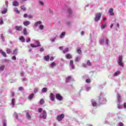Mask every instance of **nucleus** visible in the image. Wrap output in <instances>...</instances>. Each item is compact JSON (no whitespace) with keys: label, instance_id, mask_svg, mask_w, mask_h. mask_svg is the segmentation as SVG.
I'll use <instances>...</instances> for the list:
<instances>
[{"label":"nucleus","instance_id":"1","mask_svg":"<svg viewBox=\"0 0 126 126\" xmlns=\"http://www.w3.org/2000/svg\"><path fill=\"white\" fill-rule=\"evenodd\" d=\"M64 118V114H61V115H59L56 117V120L58 121V122H61V121H63V119Z\"/></svg>","mask_w":126,"mask_h":126},{"label":"nucleus","instance_id":"2","mask_svg":"<svg viewBox=\"0 0 126 126\" xmlns=\"http://www.w3.org/2000/svg\"><path fill=\"white\" fill-rule=\"evenodd\" d=\"M118 63L120 66H123V65H124V63H123V57L122 56H119V61Z\"/></svg>","mask_w":126,"mask_h":126},{"label":"nucleus","instance_id":"3","mask_svg":"<svg viewBox=\"0 0 126 126\" xmlns=\"http://www.w3.org/2000/svg\"><path fill=\"white\" fill-rule=\"evenodd\" d=\"M40 117L44 120L46 119L47 118V112L45 110H43L40 115Z\"/></svg>","mask_w":126,"mask_h":126},{"label":"nucleus","instance_id":"4","mask_svg":"<svg viewBox=\"0 0 126 126\" xmlns=\"http://www.w3.org/2000/svg\"><path fill=\"white\" fill-rule=\"evenodd\" d=\"M100 18H101V13H97L95 15V17L94 18V20L95 21H98Z\"/></svg>","mask_w":126,"mask_h":126},{"label":"nucleus","instance_id":"5","mask_svg":"<svg viewBox=\"0 0 126 126\" xmlns=\"http://www.w3.org/2000/svg\"><path fill=\"white\" fill-rule=\"evenodd\" d=\"M56 99H57V100H59V101L63 100V96L61 95V94H56Z\"/></svg>","mask_w":126,"mask_h":126},{"label":"nucleus","instance_id":"6","mask_svg":"<svg viewBox=\"0 0 126 126\" xmlns=\"http://www.w3.org/2000/svg\"><path fill=\"white\" fill-rule=\"evenodd\" d=\"M109 13H110V15L111 16H113V15H115V13H114V8H110L108 11Z\"/></svg>","mask_w":126,"mask_h":126},{"label":"nucleus","instance_id":"7","mask_svg":"<svg viewBox=\"0 0 126 126\" xmlns=\"http://www.w3.org/2000/svg\"><path fill=\"white\" fill-rule=\"evenodd\" d=\"M15 29L17 31H22L23 28L21 26H16L15 27Z\"/></svg>","mask_w":126,"mask_h":126},{"label":"nucleus","instance_id":"8","mask_svg":"<svg viewBox=\"0 0 126 126\" xmlns=\"http://www.w3.org/2000/svg\"><path fill=\"white\" fill-rule=\"evenodd\" d=\"M38 43V45H35L33 44H31V47L32 48H37V47H41V44H40L39 42H37Z\"/></svg>","mask_w":126,"mask_h":126},{"label":"nucleus","instance_id":"9","mask_svg":"<svg viewBox=\"0 0 126 126\" xmlns=\"http://www.w3.org/2000/svg\"><path fill=\"white\" fill-rule=\"evenodd\" d=\"M41 24H42V22L41 21L36 22L34 24V27H38V25H41Z\"/></svg>","mask_w":126,"mask_h":126},{"label":"nucleus","instance_id":"10","mask_svg":"<svg viewBox=\"0 0 126 126\" xmlns=\"http://www.w3.org/2000/svg\"><path fill=\"white\" fill-rule=\"evenodd\" d=\"M50 100H51L52 101L55 100V95H54V94L53 93L50 94Z\"/></svg>","mask_w":126,"mask_h":126},{"label":"nucleus","instance_id":"11","mask_svg":"<svg viewBox=\"0 0 126 126\" xmlns=\"http://www.w3.org/2000/svg\"><path fill=\"white\" fill-rule=\"evenodd\" d=\"M70 65L71 67V68L72 69H74L75 67H74V65H73V61L72 60L70 61Z\"/></svg>","mask_w":126,"mask_h":126},{"label":"nucleus","instance_id":"12","mask_svg":"<svg viewBox=\"0 0 126 126\" xmlns=\"http://www.w3.org/2000/svg\"><path fill=\"white\" fill-rule=\"evenodd\" d=\"M0 53L1 54V55L4 57V58H6V53L5 52H3L2 50H0Z\"/></svg>","mask_w":126,"mask_h":126},{"label":"nucleus","instance_id":"13","mask_svg":"<svg viewBox=\"0 0 126 126\" xmlns=\"http://www.w3.org/2000/svg\"><path fill=\"white\" fill-rule=\"evenodd\" d=\"M66 59L68 60H70V59H72V56H71L70 54H66L65 55Z\"/></svg>","mask_w":126,"mask_h":126},{"label":"nucleus","instance_id":"14","mask_svg":"<svg viewBox=\"0 0 126 126\" xmlns=\"http://www.w3.org/2000/svg\"><path fill=\"white\" fill-rule=\"evenodd\" d=\"M92 104L93 107H96V106H97V103L95 100H94V99H92Z\"/></svg>","mask_w":126,"mask_h":126},{"label":"nucleus","instance_id":"15","mask_svg":"<svg viewBox=\"0 0 126 126\" xmlns=\"http://www.w3.org/2000/svg\"><path fill=\"white\" fill-rule=\"evenodd\" d=\"M13 5L14 6H18L19 5V3L17 1H14L13 2Z\"/></svg>","mask_w":126,"mask_h":126},{"label":"nucleus","instance_id":"16","mask_svg":"<svg viewBox=\"0 0 126 126\" xmlns=\"http://www.w3.org/2000/svg\"><path fill=\"white\" fill-rule=\"evenodd\" d=\"M23 24L25 26H28V25H29V24H30V22H29L28 21H26L23 22Z\"/></svg>","mask_w":126,"mask_h":126},{"label":"nucleus","instance_id":"17","mask_svg":"<svg viewBox=\"0 0 126 126\" xmlns=\"http://www.w3.org/2000/svg\"><path fill=\"white\" fill-rule=\"evenodd\" d=\"M7 12V8H4L3 10L1 11L2 14H5Z\"/></svg>","mask_w":126,"mask_h":126},{"label":"nucleus","instance_id":"18","mask_svg":"<svg viewBox=\"0 0 126 126\" xmlns=\"http://www.w3.org/2000/svg\"><path fill=\"white\" fill-rule=\"evenodd\" d=\"M71 79V76H69L67 77L66 78L65 82L66 83L69 82L70 80Z\"/></svg>","mask_w":126,"mask_h":126},{"label":"nucleus","instance_id":"19","mask_svg":"<svg viewBox=\"0 0 126 126\" xmlns=\"http://www.w3.org/2000/svg\"><path fill=\"white\" fill-rule=\"evenodd\" d=\"M26 117L28 120H31V116H30V114H29V113L27 112L26 113Z\"/></svg>","mask_w":126,"mask_h":126},{"label":"nucleus","instance_id":"20","mask_svg":"<svg viewBox=\"0 0 126 126\" xmlns=\"http://www.w3.org/2000/svg\"><path fill=\"white\" fill-rule=\"evenodd\" d=\"M23 33L24 34H25L26 36H27V35H28V33L27 32V29L26 28L24 29Z\"/></svg>","mask_w":126,"mask_h":126},{"label":"nucleus","instance_id":"21","mask_svg":"<svg viewBox=\"0 0 126 126\" xmlns=\"http://www.w3.org/2000/svg\"><path fill=\"white\" fill-rule=\"evenodd\" d=\"M14 11H15V12H16V13H17V14H20V11L19 10H18V8H15L14 9Z\"/></svg>","mask_w":126,"mask_h":126},{"label":"nucleus","instance_id":"22","mask_svg":"<svg viewBox=\"0 0 126 126\" xmlns=\"http://www.w3.org/2000/svg\"><path fill=\"white\" fill-rule=\"evenodd\" d=\"M19 40L21 41L23 43L25 42V38H24V37L21 36Z\"/></svg>","mask_w":126,"mask_h":126},{"label":"nucleus","instance_id":"23","mask_svg":"<svg viewBox=\"0 0 126 126\" xmlns=\"http://www.w3.org/2000/svg\"><path fill=\"white\" fill-rule=\"evenodd\" d=\"M121 73V72L120 71H117L116 72L114 73V76H118V75H119V74Z\"/></svg>","mask_w":126,"mask_h":126},{"label":"nucleus","instance_id":"24","mask_svg":"<svg viewBox=\"0 0 126 126\" xmlns=\"http://www.w3.org/2000/svg\"><path fill=\"white\" fill-rule=\"evenodd\" d=\"M45 103V100H44V99L42 98L39 101V104L40 105H43Z\"/></svg>","mask_w":126,"mask_h":126},{"label":"nucleus","instance_id":"25","mask_svg":"<svg viewBox=\"0 0 126 126\" xmlns=\"http://www.w3.org/2000/svg\"><path fill=\"white\" fill-rule=\"evenodd\" d=\"M33 97H34V94H32L29 96V100H32L33 98Z\"/></svg>","mask_w":126,"mask_h":126},{"label":"nucleus","instance_id":"26","mask_svg":"<svg viewBox=\"0 0 126 126\" xmlns=\"http://www.w3.org/2000/svg\"><path fill=\"white\" fill-rule=\"evenodd\" d=\"M44 60L46 61H48L50 60V56L47 55L44 57Z\"/></svg>","mask_w":126,"mask_h":126},{"label":"nucleus","instance_id":"27","mask_svg":"<svg viewBox=\"0 0 126 126\" xmlns=\"http://www.w3.org/2000/svg\"><path fill=\"white\" fill-rule=\"evenodd\" d=\"M21 8L23 11H26V7H25V6L24 5H22L21 6Z\"/></svg>","mask_w":126,"mask_h":126},{"label":"nucleus","instance_id":"28","mask_svg":"<svg viewBox=\"0 0 126 126\" xmlns=\"http://www.w3.org/2000/svg\"><path fill=\"white\" fill-rule=\"evenodd\" d=\"M18 51V49L17 48H16L13 52V55H17V51Z\"/></svg>","mask_w":126,"mask_h":126},{"label":"nucleus","instance_id":"29","mask_svg":"<svg viewBox=\"0 0 126 126\" xmlns=\"http://www.w3.org/2000/svg\"><path fill=\"white\" fill-rule=\"evenodd\" d=\"M4 69V65H2L0 66V71H2Z\"/></svg>","mask_w":126,"mask_h":126},{"label":"nucleus","instance_id":"30","mask_svg":"<svg viewBox=\"0 0 126 126\" xmlns=\"http://www.w3.org/2000/svg\"><path fill=\"white\" fill-rule=\"evenodd\" d=\"M68 51H69V49L68 48H66L65 50H63V53H64V54H65V53H67Z\"/></svg>","mask_w":126,"mask_h":126},{"label":"nucleus","instance_id":"31","mask_svg":"<svg viewBox=\"0 0 126 126\" xmlns=\"http://www.w3.org/2000/svg\"><path fill=\"white\" fill-rule=\"evenodd\" d=\"M117 98L119 102H121V95L120 94L117 95Z\"/></svg>","mask_w":126,"mask_h":126},{"label":"nucleus","instance_id":"32","mask_svg":"<svg viewBox=\"0 0 126 126\" xmlns=\"http://www.w3.org/2000/svg\"><path fill=\"white\" fill-rule=\"evenodd\" d=\"M65 35V32H62V34L61 35V36H60V38H63V36H64Z\"/></svg>","mask_w":126,"mask_h":126},{"label":"nucleus","instance_id":"33","mask_svg":"<svg viewBox=\"0 0 126 126\" xmlns=\"http://www.w3.org/2000/svg\"><path fill=\"white\" fill-rule=\"evenodd\" d=\"M47 90H47V88H43L42 89V92H43V93L47 92Z\"/></svg>","mask_w":126,"mask_h":126},{"label":"nucleus","instance_id":"34","mask_svg":"<svg viewBox=\"0 0 126 126\" xmlns=\"http://www.w3.org/2000/svg\"><path fill=\"white\" fill-rule=\"evenodd\" d=\"M51 67H54V66H56V63L55 62H53L51 64Z\"/></svg>","mask_w":126,"mask_h":126},{"label":"nucleus","instance_id":"35","mask_svg":"<svg viewBox=\"0 0 126 126\" xmlns=\"http://www.w3.org/2000/svg\"><path fill=\"white\" fill-rule=\"evenodd\" d=\"M87 65H92V63H91V62H90V61L88 60L87 62Z\"/></svg>","mask_w":126,"mask_h":126},{"label":"nucleus","instance_id":"36","mask_svg":"<svg viewBox=\"0 0 126 126\" xmlns=\"http://www.w3.org/2000/svg\"><path fill=\"white\" fill-rule=\"evenodd\" d=\"M39 29H40V30H43V29H44V25H40L39 26Z\"/></svg>","mask_w":126,"mask_h":126},{"label":"nucleus","instance_id":"37","mask_svg":"<svg viewBox=\"0 0 126 126\" xmlns=\"http://www.w3.org/2000/svg\"><path fill=\"white\" fill-rule=\"evenodd\" d=\"M68 12L69 14H72V11L70 8L68 9Z\"/></svg>","mask_w":126,"mask_h":126},{"label":"nucleus","instance_id":"38","mask_svg":"<svg viewBox=\"0 0 126 126\" xmlns=\"http://www.w3.org/2000/svg\"><path fill=\"white\" fill-rule=\"evenodd\" d=\"M86 83H90L91 82V80L90 79H88L86 80Z\"/></svg>","mask_w":126,"mask_h":126},{"label":"nucleus","instance_id":"39","mask_svg":"<svg viewBox=\"0 0 126 126\" xmlns=\"http://www.w3.org/2000/svg\"><path fill=\"white\" fill-rule=\"evenodd\" d=\"M10 53H11V50L7 48V54H10Z\"/></svg>","mask_w":126,"mask_h":126},{"label":"nucleus","instance_id":"40","mask_svg":"<svg viewBox=\"0 0 126 126\" xmlns=\"http://www.w3.org/2000/svg\"><path fill=\"white\" fill-rule=\"evenodd\" d=\"M77 53L78 54H81V53H82L81 49H78L77 50Z\"/></svg>","mask_w":126,"mask_h":126},{"label":"nucleus","instance_id":"41","mask_svg":"<svg viewBox=\"0 0 126 126\" xmlns=\"http://www.w3.org/2000/svg\"><path fill=\"white\" fill-rule=\"evenodd\" d=\"M38 91H39V89H38V88L34 89V93H37V92H38Z\"/></svg>","mask_w":126,"mask_h":126},{"label":"nucleus","instance_id":"42","mask_svg":"<svg viewBox=\"0 0 126 126\" xmlns=\"http://www.w3.org/2000/svg\"><path fill=\"white\" fill-rule=\"evenodd\" d=\"M15 102V99L14 98L12 99V104L14 105V103Z\"/></svg>","mask_w":126,"mask_h":126},{"label":"nucleus","instance_id":"43","mask_svg":"<svg viewBox=\"0 0 126 126\" xmlns=\"http://www.w3.org/2000/svg\"><path fill=\"white\" fill-rule=\"evenodd\" d=\"M42 111H43V109L42 108H38V112L39 113H42Z\"/></svg>","mask_w":126,"mask_h":126},{"label":"nucleus","instance_id":"44","mask_svg":"<svg viewBox=\"0 0 126 126\" xmlns=\"http://www.w3.org/2000/svg\"><path fill=\"white\" fill-rule=\"evenodd\" d=\"M1 39L2 40V41H4V38L3 37V34H1Z\"/></svg>","mask_w":126,"mask_h":126},{"label":"nucleus","instance_id":"45","mask_svg":"<svg viewBox=\"0 0 126 126\" xmlns=\"http://www.w3.org/2000/svg\"><path fill=\"white\" fill-rule=\"evenodd\" d=\"M0 25L3 24V21L2 20V19L0 20Z\"/></svg>","mask_w":126,"mask_h":126},{"label":"nucleus","instance_id":"46","mask_svg":"<svg viewBox=\"0 0 126 126\" xmlns=\"http://www.w3.org/2000/svg\"><path fill=\"white\" fill-rule=\"evenodd\" d=\"M106 27V24L102 25L101 26V29H104Z\"/></svg>","mask_w":126,"mask_h":126},{"label":"nucleus","instance_id":"47","mask_svg":"<svg viewBox=\"0 0 126 126\" xmlns=\"http://www.w3.org/2000/svg\"><path fill=\"white\" fill-rule=\"evenodd\" d=\"M5 4L6 7H8V1H5Z\"/></svg>","mask_w":126,"mask_h":126},{"label":"nucleus","instance_id":"48","mask_svg":"<svg viewBox=\"0 0 126 126\" xmlns=\"http://www.w3.org/2000/svg\"><path fill=\"white\" fill-rule=\"evenodd\" d=\"M80 59H79V58L78 57H77L76 59H75V62H79V60Z\"/></svg>","mask_w":126,"mask_h":126},{"label":"nucleus","instance_id":"49","mask_svg":"<svg viewBox=\"0 0 126 126\" xmlns=\"http://www.w3.org/2000/svg\"><path fill=\"white\" fill-rule=\"evenodd\" d=\"M100 44H103L104 43V39H102L101 40L99 41Z\"/></svg>","mask_w":126,"mask_h":126},{"label":"nucleus","instance_id":"50","mask_svg":"<svg viewBox=\"0 0 126 126\" xmlns=\"http://www.w3.org/2000/svg\"><path fill=\"white\" fill-rule=\"evenodd\" d=\"M39 3H40V5H42V6L44 5V2H43V1H40Z\"/></svg>","mask_w":126,"mask_h":126},{"label":"nucleus","instance_id":"51","mask_svg":"<svg viewBox=\"0 0 126 126\" xmlns=\"http://www.w3.org/2000/svg\"><path fill=\"white\" fill-rule=\"evenodd\" d=\"M119 126H124V124H123V123H122V122H120L119 124Z\"/></svg>","mask_w":126,"mask_h":126},{"label":"nucleus","instance_id":"52","mask_svg":"<svg viewBox=\"0 0 126 126\" xmlns=\"http://www.w3.org/2000/svg\"><path fill=\"white\" fill-rule=\"evenodd\" d=\"M24 17L25 18H27V17H28V15H27V14H25L24 15Z\"/></svg>","mask_w":126,"mask_h":126},{"label":"nucleus","instance_id":"53","mask_svg":"<svg viewBox=\"0 0 126 126\" xmlns=\"http://www.w3.org/2000/svg\"><path fill=\"white\" fill-rule=\"evenodd\" d=\"M30 41H31V39L30 38H29L26 40L27 43H29V42H30Z\"/></svg>","mask_w":126,"mask_h":126},{"label":"nucleus","instance_id":"54","mask_svg":"<svg viewBox=\"0 0 126 126\" xmlns=\"http://www.w3.org/2000/svg\"><path fill=\"white\" fill-rule=\"evenodd\" d=\"M50 61H51V62H53V61H54V57H50Z\"/></svg>","mask_w":126,"mask_h":126},{"label":"nucleus","instance_id":"55","mask_svg":"<svg viewBox=\"0 0 126 126\" xmlns=\"http://www.w3.org/2000/svg\"><path fill=\"white\" fill-rule=\"evenodd\" d=\"M15 115L16 118L18 119V115H17V113H15Z\"/></svg>","mask_w":126,"mask_h":126},{"label":"nucleus","instance_id":"56","mask_svg":"<svg viewBox=\"0 0 126 126\" xmlns=\"http://www.w3.org/2000/svg\"><path fill=\"white\" fill-rule=\"evenodd\" d=\"M26 0H21V3H23V2H24V1H26Z\"/></svg>","mask_w":126,"mask_h":126},{"label":"nucleus","instance_id":"57","mask_svg":"<svg viewBox=\"0 0 126 126\" xmlns=\"http://www.w3.org/2000/svg\"><path fill=\"white\" fill-rule=\"evenodd\" d=\"M44 49L43 48H41L40 49V52H44Z\"/></svg>","mask_w":126,"mask_h":126},{"label":"nucleus","instance_id":"58","mask_svg":"<svg viewBox=\"0 0 126 126\" xmlns=\"http://www.w3.org/2000/svg\"><path fill=\"white\" fill-rule=\"evenodd\" d=\"M106 43L107 45H109V40L108 39H106Z\"/></svg>","mask_w":126,"mask_h":126},{"label":"nucleus","instance_id":"59","mask_svg":"<svg viewBox=\"0 0 126 126\" xmlns=\"http://www.w3.org/2000/svg\"><path fill=\"white\" fill-rule=\"evenodd\" d=\"M90 89H91V87H88L87 88V91H89V90H90Z\"/></svg>","mask_w":126,"mask_h":126},{"label":"nucleus","instance_id":"60","mask_svg":"<svg viewBox=\"0 0 126 126\" xmlns=\"http://www.w3.org/2000/svg\"><path fill=\"white\" fill-rule=\"evenodd\" d=\"M19 90H20V91L23 90V88H22V87L19 88Z\"/></svg>","mask_w":126,"mask_h":126},{"label":"nucleus","instance_id":"61","mask_svg":"<svg viewBox=\"0 0 126 126\" xmlns=\"http://www.w3.org/2000/svg\"><path fill=\"white\" fill-rule=\"evenodd\" d=\"M29 18H32V17H33V16L30 15L28 16Z\"/></svg>","mask_w":126,"mask_h":126},{"label":"nucleus","instance_id":"62","mask_svg":"<svg viewBox=\"0 0 126 126\" xmlns=\"http://www.w3.org/2000/svg\"><path fill=\"white\" fill-rule=\"evenodd\" d=\"M12 59L15 60H16V57L15 56H13L12 57Z\"/></svg>","mask_w":126,"mask_h":126},{"label":"nucleus","instance_id":"63","mask_svg":"<svg viewBox=\"0 0 126 126\" xmlns=\"http://www.w3.org/2000/svg\"><path fill=\"white\" fill-rule=\"evenodd\" d=\"M124 106L125 109H126V103H125L124 104Z\"/></svg>","mask_w":126,"mask_h":126},{"label":"nucleus","instance_id":"64","mask_svg":"<svg viewBox=\"0 0 126 126\" xmlns=\"http://www.w3.org/2000/svg\"><path fill=\"white\" fill-rule=\"evenodd\" d=\"M3 126H6V123L4 122Z\"/></svg>","mask_w":126,"mask_h":126}]
</instances>
